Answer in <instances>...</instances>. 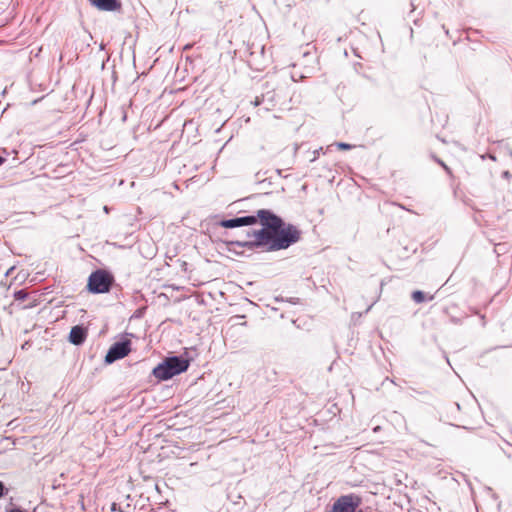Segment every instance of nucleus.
<instances>
[{
    "label": "nucleus",
    "mask_w": 512,
    "mask_h": 512,
    "mask_svg": "<svg viewBox=\"0 0 512 512\" xmlns=\"http://www.w3.org/2000/svg\"><path fill=\"white\" fill-rule=\"evenodd\" d=\"M411 297H412L413 301H415L416 303H422L427 299L425 294L419 290L414 291L412 293Z\"/></svg>",
    "instance_id": "obj_9"
},
{
    "label": "nucleus",
    "mask_w": 512,
    "mask_h": 512,
    "mask_svg": "<svg viewBox=\"0 0 512 512\" xmlns=\"http://www.w3.org/2000/svg\"><path fill=\"white\" fill-rule=\"evenodd\" d=\"M362 504V498L355 493L345 494L338 497L327 512H353Z\"/></svg>",
    "instance_id": "obj_4"
},
{
    "label": "nucleus",
    "mask_w": 512,
    "mask_h": 512,
    "mask_svg": "<svg viewBox=\"0 0 512 512\" xmlns=\"http://www.w3.org/2000/svg\"><path fill=\"white\" fill-rule=\"evenodd\" d=\"M257 222L261 229L252 233L253 243L267 251L287 249L301 238V231L292 224L285 223L279 216L267 209L257 211Z\"/></svg>",
    "instance_id": "obj_1"
},
{
    "label": "nucleus",
    "mask_w": 512,
    "mask_h": 512,
    "mask_svg": "<svg viewBox=\"0 0 512 512\" xmlns=\"http://www.w3.org/2000/svg\"><path fill=\"white\" fill-rule=\"evenodd\" d=\"M27 292L25 290H19L14 293V298L17 301H23L27 297Z\"/></svg>",
    "instance_id": "obj_10"
},
{
    "label": "nucleus",
    "mask_w": 512,
    "mask_h": 512,
    "mask_svg": "<svg viewBox=\"0 0 512 512\" xmlns=\"http://www.w3.org/2000/svg\"><path fill=\"white\" fill-rule=\"evenodd\" d=\"M131 351V343L129 340L117 342L112 345L105 356L106 363H113L116 360L126 357Z\"/></svg>",
    "instance_id": "obj_5"
},
{
    "label": "nucleus",
    "mask_w": 512,
    "mask_h": 512,
    "mask_svg": "<svg viewBox=\"0 0 512 512\" xmlns=\"http://www.w3.org/2000/svg\"><path fill=\"white\" fill-rule=\"evenodd\" d=\"M112 510H116V504L115 503H113V505H112Z\"/></svg>",
    "instance_id": "obj_15"
},
{
    "label": "nucleus",
    "mask_w": 512,
    "mask_h": 512,
    "mask_svg": "<svg viewBox=\"0 0 512 512\" xmlns=\"http://www.w3.org/2000/svg\"><path fill=\"white\" fill-rule=\"evenodd\" d=\"M5 486L4 484L0 481V498L4 495L5 493Z\"/></svg>",
    "instance_id": "obj_12"
},
{
    "label": "nucleus",
    "mask_w": 512,
    "mask_h": 512,
    "mask_svg": "<svg viewBox=\"0 0 512 512\" xmlns=\"http://www.w3.org/2000/svg\"><path fill=\"white\" fill-rule=\"evenodd\" d=\"M86 331L81 326L72 327L69 334V341L74 345L82 344L86 339Z\"/></svg>",
    "instance_id": "obj_8"
},
{
    "label": "nucleus",
    "mask_w": 512,
    "mask_h": 512,
    "mask_svg": "<svg viewBox=\"0 0 512 512\" xmlns=\"http://www.w3.org/2000/svg\"><path fill=\"white\" fill-rule=\"evenodd\" d=\"M336 145H337L338 149H340V150H349L352 148V145H350L348 143H343V142L337 143Z\"/></svg>",
    "instance_id": "obj_11"
},
{
    "label": "nucleus",
    "mask_w": 512,
    "mask_h": 512,
    "mask_svg": "<svg viewBox=\"0 0 512 512\" xmlns=\"http://www.w3.org/2000/svg\"><path fill=\"white\" fill-rule=\"evenodd\" d=\"M257 214L252 216L239 217L235 219L223 220L220 225L224 228H235L240 226L253 225L257 223Z\"/></svg>",
    "instance_id": "obj_6"
},
{
    "label": "nucleus",
    "mask_w": 512,
    "mask_h": 512,
    "mask_svg": "<svg viewBox=\"0 0 512 512\" xmlns=\"http://www.w3.org/2000/svg\"><path fill=\"white\" fill-rule=\"evenodd\" d=\"M93 6L102 11H119L122 4L118 0H91Z\"/></svg>",
    "instance_id": "obj_7"
},
{
    "label": "nucleus",
    "mask_w": 512,
    "mask_h": 512,
    "mask_svg": "<svg viewBox=\"0 0 512 512\" xmlns=\"http://www.w3.org/2000/svg\"><path fill=\"white\" fill-rule=\"evenodd\" d=\"M114 277L107 271L99 269L91 273L88 278L87 288L89 292L100 294L109 292Z\"/></svg>",
    "instance_id": "obj_3"
},
{
    "label": "nucleus",
    "mask_w": 512,
    "mask_h": 512,
    "mask_svg": "<svg viewBox=\"0 0 512 512\" xmlns=\"http://www.w3.org/2000/svg\"><path fill=\"white\" fill-rule=\"evenodd\" d=\"M5 162V158L0 156V165H2Z\"/></svg>",
    "instance_id": "obj_13"
},
{
    "label": "nucleus",
    "mask_w": 512,
    "mask_h": 512,
    "mask_svg": "<svg viewBox=\"0 0 512 512\" xmlns=\"http://www.w3.org/2000/svg\"><path fill=\"white\" fill-rule=\"evenodd\" d=\"M353 512H363V510H361V509L357 508V509H355Z\"/></svg>",
    "instance_id": "obj_14"
},
{
    "label": "nucleus",
    "mask_w": 512,
    "mask_h": 512,
    "mask_svg": "<svg viewBox=\"0 0 512 512\" xmlns=\"http://www.w3.org/2000/svg\"><path fill=\"white\" fill-rule=\"evenodd\" d=\"M189 362L180 357L166 358L153 369V375L159 380H168L188 369Z\"/></svg>",
    "instance_id": "obj_2"
}]
</instances>
